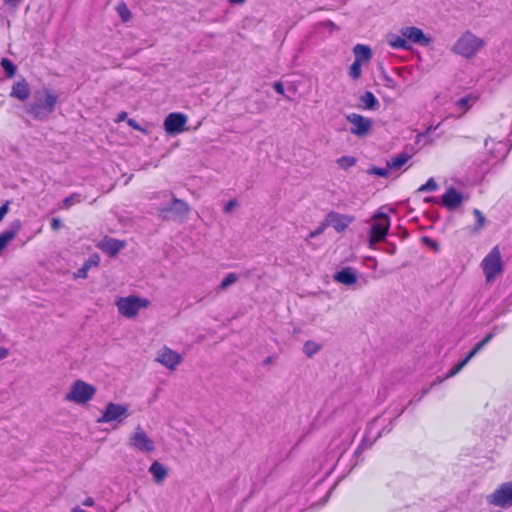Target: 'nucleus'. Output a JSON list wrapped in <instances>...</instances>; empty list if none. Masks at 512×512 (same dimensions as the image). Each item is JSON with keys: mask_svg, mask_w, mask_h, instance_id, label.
<instances>
[{"mask_svg": "<svg viewBox=\"0 0 512 512\" xmlns=\"http://www.w3.org/2000/svg\"><path fill=\"white\" fill-rule=\"evenodd\" d=\"M353 54L356 63H365L372 60L373 50L365 44H357L353 47Z\"/></svg>", "mask_w": 512, "mask_h": 512, "instance_id": "obj_18", "label": "nucleus"}, {"mask_svg": "<svg viewBox=\"0 0 512 512\" xmlns=\"http://www.w3.org/2000/svg\"><path fill=\"white\" fill-rule=\"evenodd\" d=\"M149 472L151 473V475L153 476V480L157 484L162 483L168 476L167 469L158 461H154L152 463V465L149 468Z\"/></svg>", "mask_w": 512, "mask_h": 512, "instance_id": "obj_23", "label": "nucleus"}, {"mask_svg": "<svg viewBox=\"0 0 512 512\" xmlns=\"http://www.w3.org/2000/svg\"><path fill=\"white\" fill-rule=\"evenodd\" d=\"M438 185L435 182L433 178H430L424 185H422L418 191L419 192H429V191H435L437 189Z\"/></svg>", "mask_w": 512, "mask_h": 512, "instance_id": "obj_34", "label": "nucleus"}, {"mask_svg": "<svg viewBox=\"0 0 512 512\" xmlns=\"http://www.w3.org/2000/svg\"><path fill=\"white\" fill-rule=\"evenodd\" d=\"M97 247L103 252L113 257L125 247V242L114 238L106 237L97 244Z\"/></svg>", "mask_w": 512, "mask_h": 512, "instance_id": "obj_15", "label": "nucleus"}, {"mask_svg": "<svg viewBox=\"0 0 512 512\" xmlns=\"http://www.w3.org/2000/svg\"><path fill=\"white\" fill-rule=\"evenodd\" d=\"M128 125L131 126L134 129H136V130H139V131H142V132L146 133V130L143 129L134 119H129L128 120Z\"/></svg>", "mask_w": 512, "mask_h": 512, "instance_id": "obj_42", "label": "nucleus"}, {"mask_svg": "<svg viewBox=\"0 0 512 512\" xmlns=\"http://www.w3.org/2000/svg\"><path fill=\"white\" fill-rule=\"evenodd\" d=\"M23 0H4V4L10 8H16Z\"/></svg>", "mask_w": 512, "mask_h": 512, "instance_id": "obj_43", "label": "nucleus"}, {"mask_svg": "<svg viewBox=\"0 0 512 512\" xmlns=\"http://www.w3.org/2000/svg\"><path fill=\"white\" fill-rule=\"evenodd\" d=\"M409 159V156L406 154H400L397 157L391 159L388 162V166L393 169H400Z\"/></svg>", "mask_w": 512, "mask_h": 512, "instance_id": "obj_29", "label": "nucleus"}, {"mask_svg": "<svg viewBox=\"0 0 512 512\" xmlns=\"http://www.w3.org/2000/svg\"><path fill=\"white\" fill-rule=\"evenodd\" d=\"M271 362H272V359H271L270 357H269V358H267V359H266V361H265V363H267V364H268V363H271Z\"/></svg>", "mask_w": 512, "mask_h": 512, "instance_id": "obj_55", "label": "nucleus"}, {"mask_svg": "<svg viewBox=\"0 0 512 512\" xmlns=\"http://www.w3.org/2000/svg\"><path fill=\"white\" fill-rule=\"evenodd\" d=\"M8 77L14 76L17 66H3Z\"/></svg>", "mask_w": 512, "mask_h": 512, "instance_id": "obj_45", "label": "nucleus"}, {"mask_svg": "<svg viewBox=\"0 0 512 512\" xmlns=\"http://www.w3.org/2000/svg\"><path fill=\"white\" fill-rule=\"evenodd\" d=\"M123 116H126V113H122V114L120 115V118H123Z\"/></svg>", "mask_w": 512, "mask_h": 512, "instance_id": "obj_57", "label": "nucleus"}, {"mask_svg": "<svg viewBox=\"0 0 512 512\" xmlns=\"http://www.w3.org/2000/svg\"><path fill=\"white\" fill-rule=\"evenodd\" d=\"M99 264V257L98 256H94L92 258H90L88 261H86L83 266L76 272L74 273V278H87V273L89 271V269H91L92 267H95Z\"/></svg>", "mask_w": 512, "mask_h": 512, "instance_id": "obj_25", "label": "nucleus"}, {"mask_svg": "<svg viewBox=\"0 0 512 512\" xmlns=\"http://www.w3.org/2000/svg\"><path fill=\"white\" fill-rule=\"evenodd\" d=\"M333 278L336 282L346 286H352L358 281V277L355 271L350 267H346L338 271Z\"/></svg>", "mask_w": 512, "mask_h": 512, "instance_id": "obj_17", "label": "nucleus"}, {"mask_svg": "<svg viewBox=\"0 0 512 512\" xmlns=\"http://www.w3.org/2000/svg\"><path fill=\"white\" fill-rule=\"evenodd\" d=\"M355 163H356L355 158L350 157V156H342L337 160V164L339 165V167H341L343 169H348V168L352 167Z\"/></svg>", "mask_w": 512, "mask_h": 512, "instance_id": "obj_33", "label": "nucleus"}, {"mask_svg": "<svg viewBox=\"0 0 512 512\" xmlns=\"http://www.w3.org/2000/svg\"><path fill=\"white\" fill-rule=\"evenodd\" d=\"M129 405L109 402L106 404L98 423H123L129 416Z\"/></svg>", "mask_w": 512, "mask_h": 512, "instance_id": "obj_5", "label": "nucleus"}, {"mask_svg": "<svg viewBox=\"0 0 512 512\" xmlns=\"http://www.w3.org/2000/svg\"><path fill=\"white\" fill-rule=\"evenodd\" d=\"M238 281V276L235 273H229L220 283L218 291H224L231 285Z\"/></svg>", "mask_w": 512, "mask_h": 512, "instance_id": "obj_28", "label": "nucleus"}, {"mask_svg": "<svg viewBox=\"0 0 512 512\" xmlns=\"http://www.w3.org/2000/svg\"><path fill=\"white\" fill-rule=\"evenodd\" d=\"M321 349V345L315 341H306L303 346V352L308 356L312 357Z\"/></svg>", "mask_w": 512, "mask_h": 512, "instance_id": "obj_27", "label": "nucleus"}, {"mask_svg": "<svg viewBox=\"0 0 512 512\" xmlns=\"http://www.w3.org/2000/svg\"><path fill=\"white\" fill-rule=\"evenodd\" d=\"M227 2L230 6H243L247 0H227Z\"/></svg>", "mask_w": 512, "mask_h": 512, "instance_id": "obj_46", "label": "nucleus"}, {"mask_svg": "<svg viewBox=\"0 0 512 512\" xmlns=\"http://www.w3.org/2000/svg\"><path fill=\"white\" fill-rule=\"evenodd\" d=\"M9 355V350L7 348L0 346V360L5 359Z\"/></svg>", "mask_w": 512, "mask_h": 512, "instance_id": "obj_48", "label": "nucleus"}, {"mask_svg": "<svg viewBox=\"0 0 512 512\" xmlns=\"http://www.w3.org/2000/svg\"><path fill=\"white\" fill-rule=\"evenodd\" d=\"M387 43L390 47L399 49V48H408L407 37L403 34V27L400 29L398 33H389L386 36Z\"/></svg>", "mask_w": 512, "mask_h": 512, "instance_id": "obj_19", "label": "nucleus"}, {"mask_svg": "<svg viewBox=\"0 0 512 512\" xmlns=\"http://www.w3.org/2000/svg\"><path fill=\"white\" fill-rule=\"evenodd\" d=\"M473 214L475 215L476 220H477V224L474 227L473 232L474 233H478L486 225V218H485V216L483 215V213L479 209H474Z\"/></svg>", "mask_w": 512, "mask_h": 512, "instance_id": "obj_31", "label": "nucleus"}, {"mask_svg": "<svg viewBox=\"0 0 512 512\" xmlns=\"http://www.w3.org/2000/svg\"><path fill=\"white\" fill-rule=\"evenodd\" d=\"M238 205L237 201L235 199L233 200H230L226 203L225 207H224V212L225 213H230L232 212V210Z\"/></svg>", "mask_w": 512, "mask_h": 512, "instance_id": "obj_40", "label": "nucleus"}, {"mask_svg": "<svg viewBox=\"0 0 512 512\" xmlns=\"http://www.w3.org/2000/svg\"><path fill=\"white\" fill-rule=\"evenodd\" d=\"M361 102H362V104L364 105V107L366 109H373L374 106L378 103L377 99L375 98V96L371 92H366L361 97Z\"/></svg>", "mask_w": 512, "mask_h": 512, "instance_id": "obj_32", "label": "nucleus"}, {"mask_svg": "<svg viewBox=\"0 0 512 512\" xmlns=\"http://www.w3.org/2000/svg\"><path fill=\"white\" fill-rule=\"evenodd\" d=\"M57 102V96L44 89L36 91L34 101L28 106V113L36 119L45 120L53 112Z\"/></svg>", "mask_w": 512, "mask_h": 512, "instance_id": "obj_2", "label": "nucleus"}, {"mask_svg": "<svg viewBox=\"0 0 512 512\" xmlns=\"http://www.w3.org/2000/svg\"><path fill=\"white\" fill-rule=\"evenodd\" d=\"M157 362L165 366L167 369L174 371L177 366L182 362V356L170 349L167 346H163L158 352L155 358Z\"/></svg>", "mask_w": 512, "mask_h": 512, "instance_id": "obj_12", "label": "nucleus"}, {"mask_svg": "<svg viewBox=\"0 0 512 512\" xmlns=\"http://www.w3.org/2000/svg\"><path fill=\"white\" fill-rule=\"evenodd\" d=\"M20 226V221H16L9 230L0 234V253L7 247L9 242L15 238Z\"/></svg>", "mask_w": 512, "mask_h": 512, "instance_id": "obj_20", "label": "nucleus"}, {"mask_svg": "<svg viewBox=\"0 0 512 512\" xmlns=\"http://www.w3.org/2000/svg\"><path fill=\"white\" fill-rule=\"evenodd\" d=\"M370 173L380 176V177H387L389 175V169L375 167L370 170Z\"/></svg>", "mask_w": 512, "mask_h": 512, "instance_id": "obj_36", "label": "nucleus"}, {"mask_svg": "<svg viewBox=\"0 0 512 512\" xmlns=\"http://www.w3.org/2000/svg\"><path fill=\"white\" fill-rule=\"evenodd\" d=\"M478 101V96L475 94H469L466 97L459 99L456 102V106L462 109V114L467 112L476 102Z\"/></svg>", "mask_w": 512, "mask_h": 512, "instance_id": "obj_26", "label": "nucleus"}, {"mask_svg": "<svg viewBox=\"0 0 512 512\" xmlns=\"http://www.w3.org/2000/svg\"><path fill=\"white\" fill-rule=\"evenodd\" d=\"M115 11L122 23L127 24L133 20L134 14L124 1H119L115 5Z\"/></svg>", "mask_w": 512, "mask_h": 512, "instance_id": "obj_21", "label": "nucleus"}, {"mask_svg": "<svg viewBox=\"0 0 512 512\" xmlns=\"http://www.w3.org/2000/svg\"><path fill=\"white\" fill-rule=\"evenodd\" d=\"M465 366V362H460L458 364H456L450 371L449 373L447 374V378H450V377H453L455 376L456 374H458Z\"/></svg>", "mask_w": 512, "mask_h": 512, "instance_id": "obj_37", "label": "nucleus"}, {"mask_svg": "<svg viewBox=\"0 0 512 512\" xmlns=\"http://www.w3.org/2000/svg\"><path fill=\"white\" fill-rule=\"evenodd\" d=\"M484 343L482 341H480L474 348L473 350H475L477 353L484 347Z\"/></svg>", "mask_w": 512, "mask_h": 512, "instance_id": "obj_50", "label": "nucleus"}, {"mask_svg": "<svg viewBox=\"0 0 512 512\" xmlns=\"http://www.w3.org/2000/svg\"><path fill=\"white\" fill-rule=\"evenodd\" d=\"M390 227V219L387 214L377 213L373 218L371 226L369 245L373 247L376 243L385 239Z\"/></svg>", "mask_w": 512, "mask_h": 512, "instance_id": "obj_8", "label": "nucleus"}, {"mask_svg": "<svg viewBox=\"0 0 512 512\" xmlns=\"http://www.w3.org/2000/svg\"><path fill=\"white\" fill-rule=\"evenodd\" d=\"M379 73L381 76H383L384 80L386 81V85L388 86H394L395 81L392 76L388 75L387 72L384 70L383 66L379 67Z\"/></svg>", "mask_w": 512, "mask_h": 512, "instance_id": "obj_35", "label": "nucleus"}, {"mask_svg": "<svg viewBox=\"0 0 512 512\" xmlns=\"http://www.w3.org/2000/svg\"><path fill=\"white\" fill-rule=\"evenodd\" d=\"M81 202V196L78 193H74L68 197H66L62 204L60 205V208L62 209H69L72 205L80 203Z\"/></svg>", "mask_w": 512, "mask_h": 512, "instance_id": "obj_30", "label": "nucleus"}, {"mask_svg": "<svg viewBox=\"0 0 512 512\" xmlns=\"http://www.w3.org/2000/svg\"><path fill=\"white\" fill-rule=\"evenodd\" d=\"M170 211L177 216H186L190 211V207L183 200L173 198Z\"/></svg>", "mask_w": 512, "mask_h": 512, "instance_id": "obj_24", "label": "nucleus"}, {"mask_svg": "<svg viewBox=\"0 0 512 512\" xmlns=\"http://www.w3.org/2000/svg\"><path fill=\"white\" fill-rule=\"evenodd\" d=\"M403 34L407 37V42L420 46L429 47L434 43V37L432 35L425 33L416 26L403 27Z\"/></svg>", "mask_w": 512, "mask_h": 512, "instance_id": "obj_11", "label": "nucleus"}, {"mask_svg": "<svg viewBox=\"0 0 512 512\" xmlns=\"http://www.w3.org/2000/svg\"><path fill=\"white\" fill-rule=\"evenodd\" d=\"M188 118L182 113H170L164 120L165 131L170 135H176L185 130Z\"/></svg>", "mask_w": 512, "mask_h": 512, "instance_id": "obj_14", "label": "nucleus"}, {"mask_svg": "<svg viewBox=\"0 0 512 512\" xmlns=\"http://www.w3.org/2000/svg\"><path fill=\"white\" fill-rule=\"evenodd\" d=\"M349 75L353 79H357L361 75V66H351Z\"/></svg>", "mask_w": 512, "mask_h": 512, "instance_id": "obj_39", "label": "nucleus"}, {"mask_svg": "<svg viewBox=\"0 0 512 512\" xmlns=\"http://www.w3.org/2000/svg\"><path fill=\"white\" fill-rule=\"evenodd\" d=\"M72 512H86V511H84L83 509H81L79 507H75Z\"/></svg>", "mask_w": 512, "mask_h": 512, "instance_id": "obj_53", "label": "nucleus"}, {"mask_svg": "<svg viewBox=\"0 0 512 512\" xmlns=\"http://www.w3.org/2000/svg\"><path fill=\"white\" fill-rule=\"evenodd\" d=\"M486 46V41L471 30L460 34L452 46V52L464 60H472Z\"/></svg>", "mask_w": 512, "mask_h": 512, "instance_id": "obj_1", "label": "nucleus"}, {"mask_svg": "<svg viewBox=\"0 0 512 512\" xmlns=\"http://www.w3.org/2000/svg\"><path fill=\"white\" fill-rule=\"evenodd\" d=\"M62 226V223L60 221V219L58 218H53L52 221H51V227L53 230L57 231L61 228Z\"/></svg>", "mask_w": 512, "mask_h": 512, "instance_id": "obj_44", "label": "nucleus"}, {"mask_svg": "<svg viewBox=\"0 0 512 512\" xmlns=\"http://www.w3.org/2000/svg\"><path fill=\"white\" fill-rule=\"evenodd\" d=\"M2 65H5V64H9L8 62H5V61H2L1 62Z\"/></svg>", "mask_w": 512, "mask_h": 512, "instance_id": "obj_56", "label": "nucleus"}, {"mask_svg": "<svg viewBox=\"0 0 512 512\" xmlns=\"http://www.w3.org/2000/svg\"><path fill=\"white\" fill-rule=\"evenodd\" d=\"M116 305L123 316L133 318L138 314L141 308H145L149 305V301L136 296H128L119 298Z\"/></svg>", "mask_w": 512, "mask_h": 512, "instance_id": "obj_7", "label": "nucleus"}, {"mask_svg": "<svg viewBox=\"0 0 512 512\" xmlns=\"http://www.w3.org/2000/svg\"><path fill=\"white\" fill-rule=\"evenodd\" d=\"M493 338V334L490 333L488 334L483 340L482 342L484 343V345H486L491 339Z\"/></svg>", "mask_w": 512, "mask_h": 512, "instance_id": "obj_51", "label": "nucleus"}, {"mask_svg": "<svg viewBox=\"0 0 512 512\" xmlns=\"http://www.w3.org/2000/svg\"><path fill=\"white\" fill-rule=\"evenodd\" d=\"M83 505L84 506H93L94 505L93 498H91V497L86 498L85 501L83 502Z\"/></svg>", "mask_w": 512, "mask_h": 512, "instance_id": "obj_49", "label": "nucleus"}, {"mask_svg": "<svg viewBox=\"0 0 512 512\" xmlns=\"http://www.w3.org/2000/svg\"><path fill=\"white\" fill-rule=\"evenodd\" d=\"M348 122L352 124L350 132L357 137H366L371 133L372 121L362 115L352 113L346 116Z\"/></svg>", "mask_w": 512, "mask_h": 512, "instance_id": "obj_10", "label": "nucleus"}, {"mask_svg": "<svg viewBox=\"0 0 512 512\" xmlns=\"http://www.w3.org/2000/svg\"><path fill=\"white\" fill-rule=\"evenodd\" d=\"M355 217L347 214H340L337 212H330L325 218V225L332 227L335 231L341 233L353 223Z\"/></svg>", "mask_w": 512, "mask_h": 512, "instance_id": "obj_13", "label": "nucleus"}, {"mask_svg": "<svg viewBox=\"0 0 512 512\" xmlns=\"http://www.w3.org/2000/svg\"><path fill=\"white\" fill-rule=\"evenodd\" d=\"M476 354L477 352L473 349L469 352V354L462 360V362H465V366Z\"/></svg>", "mask_w": 512, "mask_h": 512, "instance_id": "obj_47", "label": "nucleus"}, {"mask_svg": "<svg viewBox=\"0 0 512 512\" xmlns=\"http://www.w3.org/2000/svg\"><path fill=\"white\" fill-rule=\"evenodd\" d=\"M463 201V196L455 188L450 187L442 196V204L450 210L456 209Z\"/></svg>", "mask_w": 512, "mask_h": 512, "instance_id": "obj_16", "label": "nucleus"}, {"mask_svg": "<svg viewBox=\"0 0 512 512\" xmlns=\"http://www.w3.org/2000/svg\"><path fill=\"white\" fill-rule=\"evenodd\" d=\"M128 444L133 449L144 454H150L155 451L154 440L148 436L141 425H137L130 434Z\"/></svg>", "mask_w": 512, "mask_h": 512, "instance_id": "obj_6", "label": "nucleus"}, {"mask_svg": "<svg viewBox=\"0 0 512 512\" xmlns=\"http://www.w3.org/2000/svg\"><path fill=\"white\" fill-rule=\"evenodd\" d=\"M273 88L275 89V91H276L277 93H279V94H281V95H284L285 90H284V85H283V83H282V82H275V83L273 84Z\"/></svg>", "mask_w": 512, "mask_h": 512, "instance_id": "obj_41", "label": "nucleus"}, {"mask_svg": "<svg viewBox=\"0 0 512 512\" xmlns=\"http://www.w3.org/2000/svg\"><path fill=\"white\" fill-rule=\"evenodd\" d=\"M96 387L84 382L76 380L70 386L69 392L65 396V400L76 404H86L96 394Z\"/></svg>", "mask_w": 512, "mask_h": 512, "instance_id": "obj_3", "label": "nucleus"}, {"mask_svg": "<svg viewBox=\"0 0 512 512\" xmlns=\"http://www.w3.org/2000/svg\"><path fill=\"white\" fill-rule=\"evenodd\" d=\"M392 72L399 75V76H402V73H403V69H397V68H391Z\"/></svg>", "mask_w": 512, "mask_h": 512, "instance_id": "obj_52", "label": "nucleus"}, {"mask_svg": "<svg viewBox=\"0 0 512 512\" xmlns=\"http://www.w3.org/2000/svg\"><path fill=\"white\" fill-rule=\"evenodd\" d=\"M30 94V89L25 80L16 82L11 91V96L15 97L21 101H24L28 98Z\"/></svg>", "mask_w": 512, "mask_h": 512, "instance_id": "obj_22", "label": "nucleus"}, {"mask_svg": "<svg viewBox=\"0 0 512 512\" xmlns=\"http://www.w3.org/2000/svg\"><path fill=\"white\" fill-rule=\"evenodd\" d=\"M481 267L488 283L494 282L496 277L503 272V262L497 246L483 259Z\"/></svg>", "mask_w": 512, "mask_h": 512, "instance_id": "obj_4", "label": "nucleus"}, {"mask_svg": "<svg viewBox=\"0 0 512 512\" xmlns=\"http://www.w3.org/2000/svg\"><path fill=\"white\" fill-rule=\"evenodd\" d=\"M425 241H427V242H431V243H432V247H434L435 249L437 248L436 243L432 242V241H431V240H429L428 238H425Z\"/></svg>", "mask_w": 512, "mask_h": 512, "instance_id": "obj_54", "label": "nucleus"}, {"mask_svg": "<svg viewBox=\"0 0 512 512\" xmlns=\"http://www.w3.org/2000/svg\"><path fill=\"white\" fill-rule=\"evenodd\" d=\"M123 116H126V113H122V114L120 115V118H123Z\"/></svg>", "mask_w": 512, "mask_h": 512, "instance_id": "obj_58", "label": "nucleus"}, {"mask_svg": "<svg viewBox=\"0 0 512 512\" xmlns=\"http://www.w3.org/2000/svg\"><path fill=\"white\" fill-rule=\"evenodd\" d=\"M328 227L327 225H325V220L321 223V225L314 231H312L309 235L310 238H314L320 234H322L325 230V228Z\"/></svg>", "mask_w": 512, "mask_h": 512, "instance_id": "obj_38", "label": "nucleus"}, {"mask_svg": "<svg viewBox=\"0 0 512 512\" xmlns=\"http://www.w3.org/2000/svg\"><path fill=\"white\" fill-rule=\"evenodd\" d=\"M488 502L498 507L512 506V482H507L499 486L491 495L488 496Z\"/></svg>", "mask_w": 512, "mask_h": 512, "instance_id": "obj_9", "label": "nucleus"}]
</instances>
